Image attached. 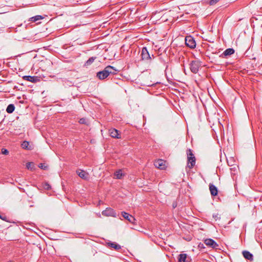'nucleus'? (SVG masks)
<instances>
[{
  "label": "nucleus",
  "mask_w": 262,
  "mask_h": 262,
  "mask_svg": "<svg viewBox=\"0 0 262 262\" xmlns=\"http://www.w3.org/2000/svg\"><path fill=\"white\" fill-rule=\"evenodd\" d=\"M118 70L114 67L108 66L104 70L97 73V77L100 80L106 78L108 76L115 75L117 73Z\"/></svg>",
  "instance_id": "f257e3e1"
},
{
  "label": "nucleus",
  "mask_w": 262,
  "mask_h": 262,
  "mask_svg": "<svg viewBox=\"0 0 262 262\" xmlns=\"http://www.w3.org/2000/svg\"><path fill=\"white\" fill-rule=\"evenodd\" d=\"M187 155V166L192 168L195 164V158L191 149H188L186 151Z\"/></svg>",
  "instance_id": "f03ea898"
},
{
  "label": "nucleus",
  "mask_w": 262,
  "mask_h": 262,
  "mask_svg": "<svg viewBox=\"0 0 262 262\" xmlns=\"http://www.w3.org/2000/svg\"><path fill=\"white\" fill-rule=\"evenodd\" d=\"M202 62L200 60H192L189 63V68L191 72L194 74H196L201 66Z\"/></svg>",
  "instance_id": "7ed1b4c3"
},
{
  "label": "nucleus",
  "mask_w": 262,
  "mask_h": 262,
  "mask_svg": "<svg viewBox=\"0 0 262 262\" xmlns=\"http://www.w3.org/2000/svg\"><path fill=\"white\" fill-rule=\"evenodd\" d=\"M141 56L142 59L143 60H148L151 59L152 57L154 58V55L153 54L150 55L145 47L142 48Z\"/></svg>",
  "instance_id": "20e7f679"
},
{
  "label": "nucleus",
  "mask_w": 262,
  "mask_h": 262,
  "mask_svg": "<svg viewBox=\"0 0 262 262\" xmlns=\"http://www.w3.org/2000/svg\"><path fill=\"white\" fill-rule=\"evenodd\" d=\"M185 44L188 47L193 49L196 46L195 41L191 36H187L185 37Z\"/></svg>",
  "instance_id": "39448f33"
},
{
  "label": "nucleus",
  "mask_w": 262,
  "mask_h": 262,
  "mask_svg": "<svg viewBox=\"0 0 262 262\" xmlns=\"http://www.w3.org/2000/svg\"><path fill=\"white\" fill-rule=\"evenodd\" d=\"M102 214L105 216L116 217L117 213L115 211L110 207L106 208L105 210L102 211Z\"/></svg>",
  "instance_id": "423d86ee"
},
{
  "label": "nucleus",
  "mask_w": 262,
  "mask_h": 262,
  "mask_svg": "<svg viewBox=\"0 0 262 262\" xmlns=\"http://www.w3.org/2000/svg\"><path fill=\"white\" fill-rule=\"evenodd\" d=\"M122 216L126 220L129 221L130 223L135 225L136 220L135 218L132 215L128 214V213L123 211L121 213Z\"/></svg>",
  "instance_id": "0eeeda50"
},
{
  "label": "nucleus",
  "mask_w": 262,
  "mask_h": 262,
  "mask_svg": "<svg viewBox=\"0 0 262 262\" xmlns=\"http://www.w3.org/2000/svg\"><path fill=\"white\" fill-rule=\"evenodd\" d=\"M204 243L207 245L214 249H216L219 246L217 243L211 238H207L204 241Z\"/></svg>",
  "instance_id": "6e6552de"
},
{
  "label": "nucleus",
  "mask_w": 262,
  "mask_h": 262,
  "mask_svg": "<svg viewBox=\"0 0 262 262\" xmlns=\"http://www.w3.org/2000/svg\"><path fill=\"white\" fill-rule=\"evenodd\" d=\"M234 50L233 48H228L225 50L224 52L220 55V57L224 58L230 56L234 53Z\"/></svg>",
  "instance_id": "1a4fd4ad"
},
{
  "label": "nucleus",
  "mask_w": 262,
  "mask_h": 262,
  "mask_svg": "<svg viewBox=\"0 0 262 262\" xmlns=\"http://www.w3.org/2000/svg\"><path fill=\"white\" fill-rule=\"evenodd\" d=\"M109 133L110 136L114 138L120 139L121 138V136L120 134L119 133V130L115 128H111L109 130Z\"/></svg>",
  "instance_id": "9d476101"
},
{
  "label": "nucleus",
  "mask_w": 262,
  "mask_h": 262,
  "mask_svg": "<svg viewBox=\"0 0 262 262\" xmlns=\"http://www.w3.org/2000/svg\"><path fill=\"white\" fill-rule=\"evenodd\" d=\"M78 176L82 179L84 180H88L89 178V173L82 170H77L76 171Z\"/></svg>",
  "instance_id": "9b49d317"
},
{
  "label": "nucleus",
  "mask_w": 262,
  "mask_h": 262,
  "mask_svg": "<svg viewBox=\"0 0 262 262\" xmlns=\"http://www.w3.org/2000/svg\"><path fill=\"white\" fill-rule=\"evenodd\" d=\"M209 187L211 195L214 196H216L218 194L217 188L214 185L211 183L209 184Z\"/></svg>",
  "instance_id": "f8f14e48"
},
{
  "label": "nucleus",
  "mask_w": 262,
  "mask_h": 262,
  "mask_svg": "<svg viewBox=\"0 0 262 262\" xmlns=\"http://www.w3.org/2000/svg\"><path fill=\"white\" fill-rule=\"evenodd\" d=\"M23 78L27 81L32 82H36L39 81V78L37 76H24Z\"/></svg>",
  "instance_id": "ddd939ff"
},
{
  "label": "nucleus",
  "mask_w": 262,
  "mask_h": 262,
  "mask_svg": "<svg viewBox=\"0 0 262 262\" xmlns=\"http://www.w3.org/2000/svg\"><path fill=\"white\" fill-rule=\"evenodd\" d=\"M242 253L245 259L250 261H252L253 260V255L250 252L245 250L243 251Z\"/></svg>",
  "instance_id": "4468645a"
},
{
  "label": "nucleus",
  "mask_w": 262,
  "mask_h": 262,
  "mask_svg": "<svg viewBox=\"0 0 262 262\" xmlns=\"http://www.w3.org/2000/svg\"><path fill=\"white\" fill-rule=\"evenodd\" d=\"M155 166L161 169H163L164 168L165 165L163 164V161L161 159H159L156 161L154 163Z\"/></svg>",
  "instance_id": "2eb2a0df"
},
{
  "label": "nucleus",
  "mask_w": 262,
  "mask_h": 262,
  "mask_svg": "<svg viewBox=\"0 0 262 262\" xmlns=\"http://www.w3.org/2000/svg\"><path fill=\"white\" fill-rule=\"evenodd\" d=\"M107 245L109 247L114 248L116 250H119L121 248V246L115 242H109L107 243Z\"/></svg>",
  "instance_id": "dca6fc26"
},
{
  "label": "nucleus",
  "mask_w": 262,
  "mask_h": 262,
  "mask_svg": "<svg viewBox=\"0 0 262 262\" xmlns=\"http://www.w3.org/2000/svg\"><path fill=\"white\" fill-rule=\"evenodd\" d=\"M30 143L27 141H24L21 144V146L23 149L31 150L32 149L31 147L29 146Z\"/></svg>",
  "instance_id": "f3484780"
},
{
  "label": "nucleus",
  "mask_w": 262,
  "mask_h": 262,
  "mask_svg": "<svg viewBox=\"0 0 262 262\" xmlns=\"http://www.w3.org/2000/svg\"><path fill=\"white\" fill-rule=\"evenodd\" d=\"M43 17L41 15H37L35 16L29 18V21H32V22H35L38 20H41L43 19Z\"/></svg>",
  "instance_id": "a211bd4d"
},
{
  "label": "nucleus",
  "mask_w": 262,
  "mask_h": 262,
  "mask_svg": "<svg viewBox=\"0 0 262 262\" xmlns=\"http://www.w3.org/2000/svg\"><path fill=\"white\" fill-rule=\"evenodd\" d=\"M15 108V106L13 104H10L8 105L6 111L8 113H12L14 111Z\"/></svg>",
  "instance_id": "6ab92c4d"
},
{
  "label": "nucleus",
  "mask_w": 262,
  "mask_h": 262,
  "mask_svg": "<svg viewBox=\"0 0 262 262\" xmlns=\"http://www.w3.org/2000/svg\"><path fill=\"white\" fill-rule=\"evenodd\" d=\"M187 258V254L185 253L180 254L178 256L179 262H185Z\"/></svg>",
  "instance_id": "aec40b11"
},
{
  "label": "nucleus",
  "mask_w": 262,
  "mask_h": 262,
  "mask_svg": "<svg viewBox=\"0 0 262 262\" xmlns=\"http://www.w3.org/2000/svg\"><path fill=\"white\" fill-rule=\"evenodd\" d=\"M96 58V57H90L87 61H86V62L84 63V66L85 67H88L91 65L94 61Z\"/></svg>",
  "instance_id": "412c9836"
},
{
  "label": "nucleus",
  "mask_w": 262,
  "mask_h": 262,
  "mask_svg": "<svg viewBox=\"0 0 262 262\" xmlns=\"http://www.w3.org/2000/svg\"><path fill=\"white\" fill-rule=\"evenodd\" d=\"M123 175L121 170H119L115 172V176L117 179H120Z\"/></svg>",
  "instance_id": "4be33fe9"
},
{
  "label": "nucleus",
  "mask_w": 262,
  "mask_h": 262,
  "mask_svg": "<svg viewBox=\"0 0 262 262\" xmlns=\"http://www.w3.org/2000/svg\"><path fill=\"white\" fill-rule=\"evenodd\" d=\"M26 167L28 169H34V164L32 162H28L27 163Z\"/></svg>",
  "instance_id": "5701e85b"
},
{
  "label": "nucleus",
  "mask_w": 262,
  "mask_h": 262,
  "mask_svg": "<svg viewBox=\"0 0 262 262\" xmlns=\"http://www.w3.org/2000/svg\"><path fill=\"white\" fill-rule=\"evenodd\" d=\"M220 0H209L207 3L211 6L214 5L216 4Z\"/></svg>",
  "instance_id": "b1692460"
},
{
  "label": "nucleus",
  "mask_w": 262,
  "mask_h": 262,
  "mask_svg": "<svg viewBox=\"0 0 262 262\" xmlns=\"http://www.w3.org/2000/svg\"><path fill=\"white\" fill-rule=\"evenodd\" d=\"M38 167L43 170H46L48 168V166H46L44 163H39L38 165Z\"/></svg>",
  "instance_id": "393cba45"
},
{
  "label": "nucleus",
  "mask_w": 262,
  "mask_h": 262,
  "mask_svg": "<svg viewBox=\"0 0 262 262\" xmlns=\"http://www.w3.org/2000/svg\"><path fill=\"white\" fill-rule=\"evenodd\" d=\"M79 123L82 124H86L87 123L85 118H82L79 119Z\"/></svg>",
  "instance_id": "a878e982"
},
{
  "label": "nucleus",
  "mask_w": 262,
  "mask_h": 262,
  "mask_svg": "<svg viewBox=\"0 0 262 262\" xmlns=\"http://www.w3.org/2000/svg\"><path fill=\"white\" fill-rule=\"evenodd\" d=\"M2 153L3 155H7L9 154V151L7 149L3 148L2 149Z\"/></svg>",
  "instance_id": "bb28decb"
},
{
  "label": "nucleus",
  "mask_w": 262,
  "mask_h": 262,
  "mask_svg": "<svg viewBox=\"0 0 262 262\" xmlns=\"http://www.w3.org/2000/svg\"><path fill=\"white\" fill-rule=\"evenodd\" d=\"M0 219H1L2 220H4V221H7V216L4 215H0Z\"/></svg>",
  "instance_id": "cd10ccee"
},
{
  "label": "nucleus",
  "mask_w": 262,
  "mask_h": 262,
  "mask_svg": "<svg viewBox=\"0 0 262 262\" xmlns=\"http://www.w3.org/2000/svg\"><path fill=\"white\" fill-rule=\"evenodd\" d=\"M199 247L200 248H203H203H204V245H203V244H200L199 245Z\"/></svg>",
  "instance_id": "c85d7f7f"
},
{
  "label": "nucleus",
  "mask_w": 262,
  "mask_h": 262,
  "mask_svg": "<svg viewBox=\"0 0 262 262\" xmlns=\"http://www.w3.org/2000/svg\"><path fill=\"white\" fill-rule=\"evenodd\" d=\"M47 189H49V188H50L49 184H47Z\"/></svg>",
  "instance_id": "c756f323"
},
{
  "label": "nucleus",
  "mask_w": 262,
  "mask_h": 262,
  "mask_svg": "<svg viewBox=\"0 0 262 262\" xmlns=\"http://www.w3.org/2000/svg\"><path fill=\"white\" fill-rule=\"evenodd\" d=\"M47 189H49V188H50L49 184H47Z\"/></svg>",
  "instance_id": "7c9ffc66"
},
{
  "label": "nucleus",
  "mask_w": 262,
  "mask_h": 262,
  "mask_svg": "<svg viewBox=\"0 0 262 262\" xmlns=\"http://www.w3.org/2000/svg\"><path fill=\"white\" fill-rule=\"evenodd\" d=\"M213 217H216V215H215V216H214V215H213Z\"/></svg>",
  "instance_id": "2f4dec72"
},
{
  "label": "nucleus",
  "mask_w": 262,
  "mask_h": 262,
  "mask_svg": "<svg viewBox=\"0 0 262 262\" xmlns=\"http://www.w3.org/2000/svg\"><path fill=\"white\" fill-rule=\"evenodd\" d=\"M98 216L99 217H100V214H98Z\"/></svg>",
  "instance_id": "473e14b6"
},
{
  "label": "nucleus",
  "mask_w": 262,
  "mask_h": 262,
  "mask_svg": "<svg viewBox=\"0 0 262 262\" xmlns=\"http://www.w3.org/2000/svg\"><path fill=\"white\" fill-rule=\"evenodd\" d=\"M9 262H13V261H9Z\"/></svg>",
  "instance_id": "72a5a7b5"
}]
</instances>
